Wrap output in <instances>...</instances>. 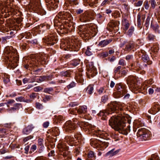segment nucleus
<instances>
[{
	"label": "nucleus",
	"instance_id": "33",
	"mask_svg": "<svg viewBox=\"0 0 160 160\" xmlns=\"http://www.w3.org/2000/svg\"><path fill=\"white\" fill-rule=\"evenodd\" d=\"M151 27L156 32H157L158 33H160V32L159 30V26L158 24L154 25L151 24Z\"/></svg>",
	"mask_w": 160,
	"mask_h": 160
},
{
	"label": "nucleus",
	"instance_id": "1",
	"mask_svg": "<svg viewBox=\"0 0 160 160\" xmlns=\"http://www.w3.org/2000/svg\"><path fill=\"white\" fill-rule=\"evenodd\" d=\"M127 121L128 124L131 122L130 120L128 119L123 115H115L111 118L109 120V125L120 133L127 135L130 131V126L129 125L126 127V123Z\"/></svg>",
	"mask_w": 160,
	"mask_h": 160
},
{
	"label": "nucleus",
	"instance_id": "23",
	"mask_svg": "<svg viewBox=\"0 0 160 160\" xmlns=\"http://www.w3.org/2000/svg\"><path fill=\"white\" fill-rule=\"evenodd\" d=\"M90 75L93 77L96 74V69L92 64H91V66L89 65L88 68Z\"/></svg>",
	"mask_w": 160,
	"mask_h": 160
},
{
	"label": "nucleus",
	"instance_id": "48",
	"mask_svg": "<svg viewBox=\"0 0 160 160\" xmlns=\"http://www.w3.org/2000/svg\"><path fill=\"white\" fill-rule=\"evenodd\" d=\"M91 49L88 47L87 48V49L85 52V53L87 56H90L92 54V52L91 51H90Z\"/></svg>",
	"mask_w": 160,
	"mask_h": 160
},
{
	"label": "nucleus",
	"instance_id": "46",
	"mask_svg": "<svg viewBox=\"0 0 160 160\" xmlns=\"http://www.w3.org/2000/svg\"><path fill=\"white\" fill-rule=\"evenodd\" d=\"M53 88H44V92L46 93H50V92L53 91Z\"/></svg>",
	"mask_w": 160,
	"mask_h": 160
},
{
	"label": "nucleus",
	"instance_id": "54",
	"mask_svg": "<svg viewBox=\"0 0 160 160\" xmlns=\"http://www.w3.org/2000/svg\"><path fill=\"white\" fill-rule=\"evenodd\" d=\"M42 90V88L40 86H38L34 88V90L35 92H39Z\"/></svg>",
	"mask_w": 160,
	"mask_h": 160
},
{
	"label": "nucleus",
	"instance_id": "49",
	"mask_svg": "<svg viewBox=\"0 0 160 160\" xmlns=\"http://www.w3.org/2000/svg\"><path fill=\"white\" fill-rule=\"evenodd\" d=\"M3 82L5 84H7V83L9 82V79L7 75H6L4 76V77L3 78Z\"/></svg>",
	"mask_w": 160,
	"mask_h": 160
},
{
	"label": "nucleus",
	"instance_id": "40",
	"mask_svg": "<svg viewBox=\"0 0 160 160\" xmlns=\"http://www.w3.org/2000/svg\"><path fill=\"white\" fill-rule=\"evenodd\" d=\"M134 30V28L133 27L131 26L127 32V34L130 36H131Z\"/></svg>",
	"mask_w": 160,
	"mask_h": 160
},
{
	"label": "nucleus",
	"instance_id": "41",
	"mask_svg": "<svg viewBox=\"0 0 160 160\" xmlns=\"http://www.w3.org/2000/svg\"><path fill=\"white\" fill-rule=\"evenodd\" d=\"M148 160H159V158L156 154L152 155L150 159Z\"/></svg>",
	"mask_w": 160,
	"mask_h": 160
},
{
	"label": "nucleus",
	"instance_id": "20",
	"mask_svg": "<svg viewBox=\"0 0 160 160\" xmlns=\"http://www.w3.org/2000/svg\"><path fill=\"white\" fill-rule=\"evenodd\" d=\"M21 108L22 105L21 103H16L14 105L13 107L8 109L7 111L9 113H12L18 111Z\"/></svg>",
	"mask_w": 160,
	"mask_h": 160
},
{
	"label": "nucleus",
	"instance_id": "6",
	"mask_svg": "<svg viewBox=\"0 0 160 160\" xmlns=\"http://www.w3.org/2000/svg\"><path fill=\"white\" fill-rule=\"evenodd\" d=\"M89 28L87 27L85 25H80L78 26V33L81 37L83 38H86L85 39L89 38V37L95 36L98 32V29L96 26L92 25H88Z\"/></svg>",
	"mask_w": 160,
	"mask_h": 160
},
{
	"label": "nucleus",
	"instance_id": "43",
	"mask_svg": "<svg viewBox=\"0 0 160 160\" xmlns=\"http://www.w3.org/2000/svg\"><path fill=\"white\" fill-rule=\"evenodd\" d=\"M45 81H46L45 76H42L40 77L37 79V82H40Z\"/></svg>",
	"mask_w": 160,
	"mask_h": 160
},
{
	"label": "nucleus",
	"instance_id": "22",
	"mask_svg": "<svg viewBox=\"0 0 160 160\" xmlns=\"http://www.w3.org/2000/svg\"><path fill=\"white\" fill-rule=\"evenodd\" d=\"M34 127L32 125H29L28 126L25 128H24L22 131V132L23 134H29L32 130L34 129Z\"/></svg>",
	"mask_w": 160,
	"mask_h": 160
},
{
	"label": "nucleus",
	"instance_id": "59",
	"mask_svg": "<svg viewBox=\"0 0 160 160\" xmlns=\"http://www.w3.org/2000/svg\"><path fill=\"white\" fill-rule=\"evenodd\" d=\"M35 160H48V159L46 158L43 157H38L36 158Z\"/></svg>",
	"mask_w": 160,
	"mask_h": 160
},
{
	"label": "nucleus",
	"instance_id": "4",
	"mask_svg": "<svg viewBox=\"0 0 160 160\" xmlns=\"http://www.w3.org/2000/svg\"><path fill=\"white\" fill-rule=\"evenodd\" d=\"M81 46V42L76 38L72 37L71 39L62 40L60 44V48L65 50L77 51Z\"/></svg>",
	"mask_w": 160,
	"mask_h": 160
},
{
	"label": "nucleus",
	"instance_id": "25",
	"mask_svg": "<svg viewBox=\"0 0 160 160\" xmlns=\"http://www.w3.org/2000/svg\"><path fill=\"white\" fill-rule=\"evenodd\" d=\"M122 25L123 26V29L125 31H127L130 26V24L128 21L126 19L122 20Z\"/></svg>",
	"mask_w": 160,
	"mask_h": 160
},
{
	"label": "nucleus",
	"instance_id": "2",
	"mask_svg": "<svg viewBox=\"0 0 160 160\" xmlns=\"http://www.w3.org/2000/svg\"><path fill=\"white\" fill-rule=\"evenodd\" d=\"M4 51L7 55L6 60L8 66L11 68H15L18 65L19 60V55L16 49L12 46H8L5 48Z\"/></svg>",
	"mask_w": 160,
	"mask_h": 160
},
{
	"label": "nucleus",
	"instance_id": "60",
	"mask_svg": "<svg viewBox=\"0 0 160 160\" xmlns=\"http://www.w3.org/2000/svg\"><path fill=\"white\" fill-rule=\"evenodd\" d=\"M133 58V56L132 55H128L126 57V59L127 61L131 60Z\"/></svg>",
	"mask_w": 160,
	"mask_h": 160
},
{
	"label": "nucleus",
	"instance_id": "53",
	"mask_svg": "<svg viewBox=\"0 0 160 160\" xmlns=\"http://www.w3.org/2000/svg\"><path fill=\"white\" fill-rule=\"evenodd\" d=\"M97 91L100 94L105 92V91L104 90V88L103 87L100 88L99 89L97 90Z\"/></svg>",
	"mask_w": 160,
	"mask_h": 160
},
{
	"label": "nucleus",
	"instance_id": "7",
	"mask_svg": "<svg viewBox=\"0 0 160 160\" xmlns=\"http://www.w3.org/2000/svg\"><path fill=\"white\" fill-rule=\"evenodd\" d=\"M124 105L123 103L119 102L114 101L111 102L109 105V108L108 111L103 110L101 111L99 113V115L102 117V119L105 120L107 115L111 114L115 111L117 112V109H119L121 111L123 110L122 107Z\"/></svg>",
	"mask_w": 160,
	"mask_h": 160
},
{
	"label": "nucleus",
	"instance_id": "3",
	"mask_svg": "<svg viewBox=\"0 0 160 160\" xmlns=\"http://www.w3.org/2000/svg\"><path fill=\"white\" fill-rule=\"evenodd\" d=\"M72 18L71 14L68 12H60L55 17L54 20V26H58L60 31L62 33H66V28L63 24H66V21L64 20H70Z\"/></svg>",
	"mask_w": 160,
	"mask_h": 160
},
{
	"label": "nucleus",
	"instance_id": "26",
	"mask_svg": "<svg viewBox=\"0 0 160 160\" xmlns=\"http://www.w3.org/2000/svg\"><path fill=\"white\" fill-rule=\"evenodd\" d=\"M119 22L113 20H111L108 24V26L111 28H117Z\"/></svg>",
	"mask_w": 160,
	"mask_h": 160
},
{
	"label": "nucleus",
	"instance_id": "13",
	"mask_svg": "<svg viewBox=\"0 0 160 160\" xmlns=\"http://www.w3.org/2000/svg\"><path fill=\"white\" fill-rule=\"evenodd\" d=\"M43 40L48 45L51 46L57 43V38L55 36V34L53 33L49 35L46 38H44Z\"/></svg>",
	"mask_w": 160,
	"mask_h": 160
},
{
	"label": "nucleus",
	"instance_id": "35",
	"mask_svg": "<svg viewBox=\"0 0 160 160\" xmlns=\"http://www.w3.org/2000/svg\"><path fill=\"white\" fill-rule=\"evenodd\" d=\"M80 60L78 59H74L71 61V64L74 66H76L79 64Z\"/></svg>",
	"mask_w": 160,
	"mask_h": 160
},
{
	"label": "nucleus",
	"instance_id": "37",
	"mask_svg": "<svg viewBox=\"0 0 160 160\" xmlns=\"http://www.w3.org/2000/svg\"><path fill=\"white\" fill-rule=\"evenodd\" d=\"M61 75L62 76L68 77L70 76V71H62L61 72Z\"/></svg>",
	"mask_w": 160,
	"mask_h": 160
},
{
	"label": "nucleus",
	"instance_id": "56",
	"mask_svg": "<svg viewBox=\"0 0 160 160\" xmlns=\"http://www.w3.org/2000/svg\"><path fill=\"white\" fill-rule=\"evenodd\" d=\"M118 64L119 65L124 66L126 65L125 61L123 59H120L119 60Z\"/></svg>",
	"mask_w": 160,
	"mask_h": 160
},
{
	"label": "nucleus",
	"instance_id": "8",
	"mask_svg": "<svg viewBox=\"0 0 160 160\" xmlns=\"http://www.w3.org/2000/svg\"><path fill=\"white\" fill-rule=\"evenodd\" d=\"M31 57V59L29 60L27 64L25 66L26 69H28L29 67L38 66L40 64H45L47 62V58L44 55H32Z\"/></svg>",
	"mask_w": 160,
	"mask_h": 160
},
{
	"label": "nucleus",
	"instance_id": "24",
	"mask_svg": "<svg viewBox=\"0 0 160 160\" xmlns=\"http://www.w3.org/2000/svg\"><path fill=\"white\" fill-rule=\"evenodd\" d=\"M112 41L111 39H106L100 41L98 43V45L101 47H105Z\"/></svg>",
	"mask_w": 160,
	"mask_h": 160
},
{
	"label": "nucleus",
	"instance_id": "62",
	"mask_svg": "<svg viewBox=\"0 0 160 160\" xmlns=\"http://www.w3.org/2000/svg\"><path fill=\"white\" fill-rule=\"evenodd\" d=\"M22 82L23 83L25 84L28 82L30 83V78H25L22 80Z\"/></svg>",
	"mask_w": 160,
	"mask_h": 160
},
{
	"label": "nucleus",
	"instance_id": "28",
	"mask_svg": "<svg viewBox=\"0 0 160 160\" xmlns=\"http://www.w3.org/2000/svg\"><path fill=\"white\" fill-rule=\"evenodd\" d=\"M75 79L78 82L82 84H83L84 79L82 73H79V74L77 75L75 77Z\"/></svg>",
	"mask_w": 160,
	"mask_h": 160
},
{
	"label": "nucleus",
	"instance_id": "10",
	"mask_svg": "<svg viewBox=\"0 0 160 160\" xmlns=\"http://www.w3.org/2000/svg\"><path fill=\"white\" fill-rule=\"evenodd\" d=\"M115 88L117 91L113 94V96L115 98H118L122 97L127 93V90L124 86L117 84L115 86Z\"/></svg>",
	"mask_w": 160,
	"mask_h": 160
},
{
	"label": "nucleus",
	"instance_id": "29",
	"mask_svg": "<svg viewBox=\"0 0 160 160\" xmlns=\"http://www.w3.org/2000/svg\"><path fill=\"white\" fill-rule=\"evenodd\" d=\"M121 67L119 66L117 68H115L114 70V77L117 78H118L120 77V76L119 75L121 73Z\"/></svg>",
	"mask_w": 160,
	"mask_h": 160
},
{
	"label": "nucleus",
	"instance_id": "39",
	"mask_svg": "<svg viewBox=\"0 0 160 160\" xmlns=\"http://www.w3.org/2000/svg\"><path fill=\"white\" fill-rule=\"evenodd\" d=\"M94 153L93 151H90L88 154V158L87 160L94 158L95 157Z\"/></svg>",
	"mask_w": 160,
	"mask_h": 160
},
{
	"label": "nucleus",
	"instance_id": "44",
	"mask_svg": "<svg viewBox=\"0 0 160 160\" xmlns=\"http://www.w3.org/2000/svg\"><path fill=\"white\" fill-rule=\"evenodd\" d=\"M36 107L39 109H42L43 108V106L42 104L39 102H37L36 103Z\"/></svg>",
	"mask_w": 160,
	"mask_h": 160
},
{
	"label": "nucleus",
	"instance_id": "34",
	"mask_svg": "<svg viewBox=\"0 0 160 160\" xmlns=\"http://www.w3.org/2000/svg\"><path fill=\"white\" fill-rule=\"evenodd\" d=\"M93 90V87L92 86L90 85L87 88V92L89 94H91L92 93Z\"/></svg>",
	"mask_w": 160,
	"mask_h": 160
},
{
	"label": "nucleus",
	"instance_id": "42",
	"mask_svg": "<svg viewBox=\"0 0 160 160\" xmlns=\"http://www.w3.org/2000/svg\"><path fill=\"white\" fill-rule=\"evenodd\" d=\"M108 96L107 95H105L102 97L101 101L102 102L105 103L108 101Z\"/></svg>",
	"mask_w": 160,
	"mask_h": 160
},
{
	"label": "nucleus",
	"instance_id": "17",
	"mask_svg": "<svg viewBox=\"0 0 160 160\" xmlns=\"http://www.w3.org/2000/svg\"><path fill=\"white\" fill-rule=\"evenodd\" d=\"M30 5L34 10L37 11L38 12L40 10L41 6L40 5L39 0H32L31 1Z\"/></svg>",
	"mask_w": 160,
	"mask_h": 160
},
{
	"label": "nucleus",
	"instance_id": "45",
	"mask_svg": "<svg viewBox=\"0 0 160 160\" xmlns=\"http://www.w3.org/2000/svg\"><path fill=\"white\" fill-rule=\"evenodd\" d=\"M153 83V81L152 79H150L148 80L145 81L144 82V84L146 86H147L148 84L151 85Z\"/></svg>",
	"mask_w": 160,
	"mask_h": 160
},
{
	"label": "nucleus",
	"instance_id": "38",
	"mask_svg": "<svg viewBox=\"0 0 160 160\" xmlns=\"http://www.w3.org/2000/svg\"><path fill=\"white\" fill-rule=\"evenodd\" d=\"M141 22H142V20L141 18V16L140 14H138L137 16V24L138 27H141Z\"/></svg>",
	"mask_w": 160,
	"mask_h": 160
},
{
	"label": "nucleus",
	"instance_id": "63",
	"mask_svg": "<svg viewBox=\"0 0 160 160\" xmlns=\"http://www.w3.org/2000/svg\"><path fill=\"white\" fill-rule=\"evenodd\" d=\"M36 146L35 144L33 145L31 148L30 150L31 151V152H34L36 149ZM30 152L31 151H30Z\"/></svg>",
	"mask_w": 160,
	"mask_h": 160
},
{
	"label": "nucleus",
	"instance_id": "55",
	"mask_svg": "<svg viewBox=\"0 0 160 160\" xmlns=\"http://www.w3.org/2000/svg\"><path fill=\"white\" fill-rule=\"evenodd\" d=\"M120 72L121 73L119 75L120 76V77L122 76L125 75L127 73V71L125 70H123L121 71Z\"/></svg>",
	"mask_w": 160,
	"mask_h": 160
},
{
	"label": "nucleus",
	"instance_id": "58",
	"mask_svg": "<svg viewBox=\"0 0 160 160\" xmlns=\"http://www.w3.org/2000/svg\"><path fill=\"white\" fill-rule=\"evenodd\" d=\"M144 7L146 9H148L149 7V5L148 1H146L144 3Z\"/></svg>",
	"mask_w": 160,
	"mask_h": 160
},
{
	"label": "nucleus",
	"instance_id": "11",
	"mask_svg": "<svg viewBox=\"0 0 160 160\" xmlns=\"http://www.w3.org/2000/svg\"><path fill=\"white\" fill-rule=\"evenodd\" d=\"M76 120V119L74 118L72 121L70 120L67 121L64 125V130L68 132L74 130L76 127V124L78 123Z\"/></svg>",
	"mask_w": 160,
	"mask_h": 160
},
{
	"label": "nucleus",
	"instance_id": "47",
	"mask_svg": "<svg viewBox=\"0 0 160 160\" xmlns=\"http://www.w3.org/2000/svg\"><path fill=\"white\" fill-rule=\"evenodd\" d=\"M52 96H46L43 99V101L44 102H46L49 101L51 98Z\"/></svg>",
	"mask_w": 160,
	"mask_h": 160
},
{
	"label": "nucleus",
	"instance_id": "9",
	"mask_svg": "<svg viewBox=\"0 0 160 160\" xmlns=\"http://www.w3.org/2000/svg\"><path fill=\"white\" fill-rule=\"evenodd\" d=\"M95 12L92 10H90L85 12L82 14L80 18L81 22H86L93 19Z\"/></svg>",
	"mask_w": 160,
	"mask_h": 160
},
{
	"label": "nucleus",
	"instance_id": "51",
	"mask_svg": "<svg viewBox=\"0 0 160 160\" xmlns=\"http://www.w3.org/2000/svg\"><path fill=\"white\" fill-rule=\"evenodd\" d=\"M151 5L152 7L153 8H154L155 6H157L156 2L155 0H151Z\"/></svg>",
	"mask_w": 160,
	"mask_h": 160
},
{
	"label": "nucleus",
	"instance_id": "21",
	"mask_svg": "<svg viewBox=\"0 0 160 160\" xmlns=\"http://www.w3.org/2000/svg\"><path fill=\"white\" fill-rule=\"evenodd\" d=\"M160 110V106L158 104L155 105L150 109L148 111L149 113L152 114H155Z\"/></svg>",
	"mask_w": 160,
	"mask_h": 160
},
{
	"label": "nucleus",
	"instance_id": "12",
	"mask_svg": "<svg viewBox=\"0 0 160 160\" xmlns=\"http://www.w3.org/2000/svg\"><path fill=\"white\" fill-rule=\"evenodd\" d=\"M127 83L131 88L136 90L139 88H138L137 78L135 76H130L127 79Z\"/></svg>",
	"mask_w": 160,
	"mask_h": 160
},
{
	"label": "nucleus",
	"instance_id": "27",
	"mask_svg": "<svg viewBox=\"0 0 160 160\" xmlns=\"http://www.w3.org/2000/svg\"><path fill=\"white\" fill-rule=\"evenodd\" d=\"M87 107L86 106H80L78 109H77V112L81 114L82 113H85L87 112Z\"/></svg>",
	"mask_w": 160,
	"mask_h": 160
},
{
	"label": "nucleus",
	"instance_id": "31",
	"mask_svg": "<svg viewBox=\"0 0 160 160\" xmlns=\"http://www.w3.org/2000/svg\"><path fill=\"white\" fill-rule=\"evenodd\" d=\"M142 59L145 62H147L148 64H151L152 63V62L149 61V58L147 55L143 54L142 56Z\"/></svg>",
	"mask_w": 160,
	"mask_h": 160
},
{
	"label": "nucleus",
	"instance_id": "50",
	"mask_svg": "<svg viewBox=\"0 0 160 160\" xmlns=\"http://www.w3.org/2000/svg\"><path fill=\"white\" fill-rule=\"evenodd\" d=\"M75 83L73 82H72L67 86V88L68 89H69L74 87L75 86Z\"/></svg>",
	"mask_w": 160,
	"mask_h": 160
},
{
	"label": "nucleus",
	"instance_id": "57",
	"mask_svg": "<svg viewBox=\"0 0 160 160\" xmlns=\"http://www.w3.org/2000/svg\"><path fill=\"white\" fill-rule=\"evenodd\" d=\"M142 1H139L138 2L135 3L134 5L136 7H139L142 4Z\"/></svg>",
	"mask_w": 160,
	"mask_h": 160
},
{
	"label": "nucleus",
	"instance_id": "30",
	"mask_svg": "<svg viewBox=\"0 0 160 160\" xmlns=\"http://www.w3.org/2000/svg\"><path fill=\"white\" fill-rule=\"evenodd\" d=\"M38 145L41 146L39 151L41 152L43 150L44 147L43 145V139L42 138H39L38 140Z\"/></svg>",
	"mask_w": 160,
	"mask_h": 160
},
{
	"label": "nucleus",
	"instance_id": "15",
	"mask_svg": "<svg viewBox=\"0 0 160 160\" xmlns=\"http://www.w3.org/2000/svg\"><path fill=\"white\" fill-rule=\"evenodd\" d=\"M47 8L50 10L57 8L58 7V0H46Z\"/></svg>",
	"mask_w": 160,
	"mask_h": 160
},
{
	"label": "nucleus",
	"instance_id": "5",
	"mask_svg": "<svg viewBox=\"0 0 160 160\" xmlns=\"http://www.w3.org/2000/svg\"><path fill=\"white\" fill-rule=\"evenodd\" d=\"M96 135L102 139V140L98 139L94 140L91 142V144L96 148H101L102 149L106 148L109 145V142H107V137L108 134L103 131L98 130L96 132Z\"/></svg>",
	"mask_w": 160,
	"mask_h": 160
},
{
	"label": "nucleus",
	"instance_id": "19",
	"mask_svg": "<svg viewBox=\"0 0 160 160\" xmlns=\"http://www.w3.org/2000/svg\"><path fill=\"white\" fill-rule=\"evenodd\" d=\"M58 148L61 152L65 151L62 154V155L64 157H66L68 154V152L67 151L68 149V147L66 146V144L64 143H59L58 145Z\"/></svg>",
	"mask_w": 160,
	"mask_h": 160
},
{
	"label": "nucleus",
	"instance_id": "32",
	"mask_svg": "<svg viewBox=\"0 0 160 160\" xmlns=\"http://www.w3.org/2000/svg\"><path fill=\"white\" fill-rule=\"evenodd\" d=\"M118 152V150L114 151V149H112L107 152L106 154V156H109L110 157L112 156L115 155Z\"/></svg>",
	"mask_w": 160,
	"mask_h": 160
},
{
	"label": "nucleus",
	"instance_id": "36",
	"mask_svg": "<svg viewBox=\"0 0 160 160\" xmlns=\"http://www.w3.org/2000/svg\"><path fill=\"white\" fill-rule=\"evenodd\" d=\"M147 38L149 41H154L155 39V36L154 35L150 33L148 35Z\"/></svg>",
	"mask_w": 160,
	"mask_h": 160
},
{
	"label": "nucleus",
	"instance_id": "64",
	"mask_svg": "<svg viewBox=\"0 0 160 160\" xmlns=\"http://www.w3.org/2000/svg\"><path fill=\"white\" fill-rule=\"evenodd\" d=\"M32 138H33V136H32L30 135V136H28L27 137H26L25 138L23 139V141L25 142L27 141H28V140Z\"/></svg>",
	"mask_w": 160,
	"mask_h": 160
},
{
	"label": "nucleus",
	"instance_id": "61",
	"mask_svg": "<svg viewBox=\"0 0 160 160\" xmlns=\"http://www.w3.org/2000/svg\"><path fill=\"white\" fill-rule=\"evenodd\" d=\"M16 100L17 101L23 102L24 101V98L22 97H20L16 98Z\"/></svg>",
	"mask_w": 160,
	"mask_h": 160
},
{
	"label": "nucleus",
	"instance_id": "16",
	"mask_svg": "<svg viewBox=\"0 0 160 160\" xmlns=\"http://www.w3.org/2000/svg\"><path fill=\"white\" fill-rule=\"evenodd\" d=\"M125 46L124 50L125 51L129 52L134 48V43L132 41L127 42L124 41L122 42L120 45V47H122L124 46Z\"/></svg>",
	"mask_w": 160,
	"mask_h": 160
},
{
	"label": "nucleus",
	"instance_id": "18",
	"mask_svg": "<svg viewBox=\"0 0 160 160\" xmlns=\"http://www.w3.org/2000/svg\"><path fill=\"white\" fill-rule=\"evenodd\" d=\"M82 125L83 126L84 129L86 132H87L89 133L94 131L95 127L92 124L87 122H83Z\"/></svg>",
	"mask_w": 160,
	"mask_h": 160
},
{
	"label": "nucleus",
	"instance_id": "52",
	"mask_svg": "<svg viewBox=\"0 0 160 160\" xmlns=\"http://www.w3.org/2000/svg\"><path fill=\"white\" fill-rule=\"evenodd\" d=\"M56 119L58 122H60L63 121L64 120V118L62 116L60 115L56 117Z\"/></svg>",
	"mask_w": 160,
	"mask_h": 160
},
{
	"label": "nucleus",
	"instance_id": "14",
	"mask_svg": "<svg viewBox=\"0 0 160 160\" xmlns=\"http://www.w3.org/2000/svg\"><path fill=\"white\" fill-rule=\"evenodd\" d=\"M150 135V132L148 130L144 128L139 129L138 132L137 136L138 137H142L143 139L146 140L147 139Z\"/></svg>",
	"mask_w": 160,
	"mask_h": 160
}]
</instances>
